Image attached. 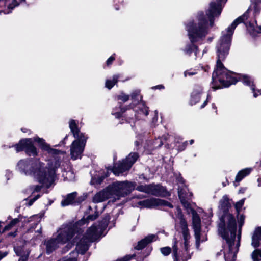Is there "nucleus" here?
<instances>
[{
	"instance_id": "obj_35",
	"label": "nucleus",
	"mask_w": 261,
	"mask_h": 261,
	"mask_svg": "<svg viewBox=\"0 0 261 261\" xmlns=\"http://www.w3.org/2000/svg\"><path fill=\"white\" fill-rule=\"evenodd\" d=\"M244 201H245V199H242L236 203V204L235 205V208H236V211L238 214L240 213V211L242 207L244 205Z\"/></svg>"
},
{
	"instance_id": "obj_11",
	"label": "nucleus",
	"mask_w": 261,
	"mask_h": 261,
	"mask_svg": "<svg viewBox=\"0 0 261 261\" xmlns=\"http://www.w3.org/2000/svg\"><path fill=\"white\" fill-rule=\"evenodd\" d=\"M136 183L128 180L116 181L112 182L107 187V190L110 192L111 195L118 197H123L129 194L136 189Z\"/></svg>"
},
{
	"instance_id": "obj_23",
	"label": "nucleus",
	"mask_w": 261,
	"mask_h": 261,
	"mask_svg": "<svg viewBox=\"0 0 261 261\" xmlns=\"http://www.w3.org/2000/svg\"><path fill=\"white\" fill-rule=\"evenodd\" d=\"M99 214L98 212L96 211L94 212V214L89 215L87 216L86 219L81 220L77 222L76 223L72 224H69V225H72L75 226V233L79 231L78 227L81 226L83 224H85L86 223L90 221H94L98 217Z\"/></svg>"
},
{
	"instance_id": "obj_2",
	"label": "nucleus",
	"mask_w": 261,
	"mask_h": 261,
	"mask_svg": "<svg viewBox=\"0 0 261 261\" xmlns=\"http://www.w3.org/2000/svg\"><path fill=\"white\" fill-rule=\"evenodd\" d=\"M34 141L38 143L42 150L51 155L53 159L48 161L47 165L38 160H21L17 164L16 169L25 175H33L42 186L49 188L55 180L57 169L61 166L66 153L65 151L51 148L42 138L34 137Z\"/></svg>"
},
{
	"instance_id": "obj_39",
	"label": "nucleus",
	"mask_w": 261,
	"mask_h": 261,
	"mask_svg": "<svg viewBox=\"0 0 261 261\" xmlns=\"http://www.w3.org/2000/svg\"><path fill=\"white\" fill-rule=\"evenodd\" d=\"M188 144V141H186L182 142L181 144H180L178 147L177 150L178 151H184L187 147Z\"/></svg>"
},
{
	"instance_id": "obj_20",
	"label": "nucleus",
	"mask_w": 261,
	"mask_h": 261,
	"mask_svg": "<svg viewBox=\"0 0 261 261\" xmlns=\"http://www.w3.org/2000/svg\"><path fill=\"white\" fill-rule=\"evenodd\" d=\"M158 236L155 234H149L144 239L139 241L137 245L135 247V249L138 250H141L145 248L148 244L156 241Z\"/></svg>"
},
{
	"instance_id": "obj_64",
	"label": "nucleus",
	"mask_w": 261,
	"mask_h": 261,
	"mask_svg": "<svg viewBox=\"0 0 261 261\" xmlns=\"http://www.w3.org/2000/svg\"><path fill=\"white\" fill-rule=\"evenodd\" d=\"M260 166L261 167V159H260Z\"/></svg>"
},
{
	"instance_id": "obj_13",
	"label": "nucleus",
	"mask_w": 261,
	"mask_h": 261,
	"mask_svg": "<svg viewBox=\"0 0 261 261\" xmlns=\"http://www.w3.org/2000/svg\"><path fill=\"white\" fill-rule=\"evenodd\" d=\"M136 190L157 197H165L168 195L166 188L160 184H150L139 185L136 188Z\"/></svg>"
},
{
	"instance_id": "obj_46",
	"label": "nucleus",
	"mask_w": 261,
	"mask_h": 261,
	"mask_svg": "<svg viewBox=\"0 0 261 261\" xmlns=\"http://www.w3.org/2000/svg\"><path fill=\"white\" fill-rule=\"evenodd\" d=\"M211 97L209 94H207L206 100L203 103V104L201 106L200 108L202 109L204 108L207 103V102L210 99H211Z\"/></svg>"
},
{
	"instance_id": "obj_52",
	"label": "nucleus",
	"mask_w": 261,
	"mask_h": 261,
	"mask_svg": "<svg viewBox=\"0 0 261 261\" xmlns=\"http://www.w3.org/2000/svg\"><path fill=\"white\" fill-rule=\"evenodd\" d=\"M28 256H21L18 260V261H27Z\"/></svg>"
},
{
	"instance_id": "obj_54",
	"label": "nucleus",
	"mask_w": 261,
	"mask_h": 261,
	"mask_svg": "<svg viewBox=\"0 0 261 261\" xmlns=\"http://www.w3.org/2000/svg\"><path fill=\"white\" fill-rule=\"evenodd\" d=\"M157 120H158V115H157V113H156V114L155 115V116L153 118V122H154V121H156Z\"/></svg>"
},
{
	"instance_id": "obj_15",
	"label": "nucleus",
	"mask_w": 261,
	"mask_h": 261,
	"mask_svg": "<svg viewBox=\"0 0 261 261\" xmlns=\"http://www.w3.org/2000/svg\"><path fill=\"white\" fill-rule=\"evenodd\" d=\"M192 215V226L194 231L196 240V246L198 248L201 242L207 240L205 235L201 233V219L197 213L194 210H191Z\"/></svg>"
},
{
	"instance_id": "obj_47",
	"label": "nucleus",
	"mask_w": 261,
	"mask_h": 261,
	"mask_svg": "<svg viewBox=\"0 0 261 261\" xmlns=\"http://www.w3.org/2000/svg\"><path fill=\"white\" fill-rule=\"evenodd\" d=\"M152 89H164V86L163 85H159L154 87H152Z\"/></svg>"
},
{
	"instance_id": "obj_43",
	"label": "nucleus",
	"mask_w": 261,
	"mask_h": 261,
	"mask_svg": "<svg viewBox=\"0 0 261 261\" xmlns=\"http://www.w3.org/2000/svg\"><path fill=\"white\" fill-rule=\"evenodd\" d=\"M86 198V196L84 195L78 197L76 199H75V205L81 203L82 202L85 200Z\"/></svg>"
},
{
	"instance_id": "obj_24",
	"label": "nucleus",
	"mask_w": 261,
	"mask_h": 261,
	"mask_svg": "<svg viewBox=\"0 0 261 261\" xmlns=\"http://www.w3.org/2000/svg\"><path fill=\"white\" fill-rule=\"evenodd\" d=\"M261 241V227H258L254 231L252 237L251 245L255 248L260 246L259 241Z\"/></svg>"
},
{
	"instance_id": "obj_48",
	"label": "nucleus",
	"mask_w": 261,
	"mask_h": 261,
	"mask_svg": "<svg viewBox=\"0 0 261 261\" xmlns=\"http://www.w3.org/2000/svg\"><path fill=\"white\" fill-rule=\"evenodd\" d=\"M67 138H68V136H66L65 137V138H64V139L63 140H62L59 144L56 145L55 146V147H58V146H60L65 144L64 141H65V140H66L67 139Z\"/></svg>"
},
{
	"instance_id": "obj_27",
	"label": "nucleus",
	"mask_w": 261,
	"mask_h": 261,
	"mask_svg": "<svg viewBox=\"0 0 261 261\" xmlns=\"http://www.w3.org/2000/svg\"><path fill=\"white\" fill-rule=\"evenodd\" d=\"M252 171V168H246L239 171L236 176L235 182L241 181L244 178L249 175Z\"/></svg>"
},
{
	"instance_id": "obj_9",
	"label": "nucleus",
	"mask_w": 261,
	"mask_h": 261,
	"mask_svg": "<svg viewBox=\"0 0 261 261\" xmlns=\"http://www.w3.org/2000/svg\"><path fill=\"white\" fill-rule=\"evenodd\" d=\"M69 123L71 132L75 138L70 146L71 158L75 160L82 158L88 136L80 132L74 120H70Z\"/></svg>"
},
{
	"instance_id": "obj_37",
	"label": "nucleus",
	"mask_w": 261,
	"mask_h": 261,
	"mask_svg": "<svg viewBox=\"0 0 261 261\" xmlns=\"http://www.w3.org/2000/svg\"><path fill=\"white\" fill-rule=\"evenodd\" d=\"M105 177H106L104 176L98 177L97 178H96L95 177H92L91 182H92L93 184H96L97 185H100L102 182Z\"/></svg>"
},
{
	"instance_id": "obj_34",
	"label": "nucleus",
	"mask_w": 261,
	"mask_h": 261,
	"mask_svg": "<svg viewBox=\"0 0 261 261\" xmlns=\"http://www.w3.org/2000/svg\"><path fill=\"white\" fill-rule=\"evenodd\" d=\"M197 73L196 69H190L187 70L184 72V75L185 77H187L188 76H191L194 75Z\"/></svg>"
},
{
	"instance_id": "obj_55",
	"label": "nucleus",
	"mask_w": 261,
	"mask_h": 261,
	"mask_svg": "<svg viewBox=\"0 0 261 261\" xmlns=\"http://www.w3.org/2000/svg\"><path fill=\"white\" fill-rule=\"evenodd\" d=\"M135 144L136 147H138L140 144V142L139 141H136Z\"/></svg>"
},
{
	"instance_id": "obj_26",
	"label": "nucleus",
	"mask_w": 261,
	"mask_h": 261,
	"mask_svg": "<svg viewBox=\"0 0 261 261\" xmlns=\"http://www.w3.org/2000/svg\"><path fill=\"white\" fill-rule=\"evenodd\" d=\"M178 193L181 203L184 206L188 207L189 206V204L187 201V199L190 198V197L192 195V193H187L184 189H178Z\"/></svg>"
},
{
	"instance_id": "obj_53",
	"label": "nucleus",
	"mask_w": 261,
	"mask_h": 261,
	"mask_svg": "<svg viewBox=\"0 0 261 261\" xmlns=\"http://www.w3.org/2000/svg\"><path fill=\"white\" fill-rule=\"evenodd\" d=\"M258 186L261 187V178H258L257 179Z\"/></svg>"
},
{
	"instance_id": "obj_42",
	"label": "nucleus",
	"mask_w": 261,
	"mask_h": 261,
	"mask_svg": "<svg viewBox=\"0 0 261 261\" xmlns=\"http://www.w3.org/2000/svg\"><path fill=\"white\" fill-rule=\"evenodd\" d=\"M115 54H114L113 55H112L110 58L108 59V60L106 61V64L108 66H110L113 62L115 60Z\"/></svg>"
},
{
	"instance_id": "obj_6",
	"label": "nucleus",
	"mask_w": 261,
	"mask_h": 261,
	"mask_svg": "<svg viewBox=\"0 0 261 261\" xmlns=\"http://www.w3.org/2000/svg\"><path fill=\"white\" fill-rule=\"evenodd\" d=\"M230 204L229 202L227 196H224L220 201L219 210L222 213L220 218V222L218 224V232L222 238L228 239V233L226 230V225L231 232V237H234V232L236 229V221L235 218L228 213Z\"/></svg>"
},
{
	"instance_id": "obj_44",
	"label": "nucleus",
	"mask_w": 261,
	"mask_h": 261,
	"mask_svg": "<svg viewBox=\"0 0 261 261\" xmlns=\"http://www.w3.org/2000/svg\"><path fill=\"white\" fill-rule=\"evenodd\" d=\"M59 261H77L75 257H69V258H63Z\"/></svg>"
},
{
	"instance_id": "obj_17",
	"label": "nucleus",
	"mask_w": 261,
	"mask_h": 261,
	"mask_svg": "<svg viewBox=\"0 0 261 261\" xmlns=\"http://www.w3.org/2000/svg\"><path fill=\"white\" fill-rule=\"evenodd\" d=\"M25 0H0V8H4L3 10L0 11V14H9L16 7L18 6L21 3Z\"/></svg>"
},
{
	"instance_id": "obj_31",
	"label": "nucleus",
	"mask_w": 261,
	"mask_h": 261,
	"mask_svg": "<svg viewBox=\"0 0 261 261\" xmlns=\"http://www.w3.org/2000/svg\"><path fill=\"white\" fill-rule=\"evenodd\" d=\"M253 261H261V249L254 250L251 254Z\"/></svg>"
},
{
	"instance_id": "obj_28",
	"label": "nucleus",
	"mask_w": 261,
	"mask_h": 261,
	"mask_svg": "<svg viewBox=\"0 0 261 261\" xmlns=\"http://www.w3.org/2000/svg\"><path fill=\"white\" fill-rule=\"evenodd\" d=\"M28 142L25 147V153L29 156H36L37 154L36 148L34 146L32 139H28Z\"/></svg>"
},
{
	"instance_id": "obj_41",
	"label": "nucleus",
	"mask_w": 261,
	"mask_h": 261,
	"mask_svg": "<svg viewBox=\"0 0 261 261\" xmlns=\"http://www.w3.org/2000/svg\"><path fill=\"white\" fill-rule=\"evenodd\" d=\"M160 203H159V206L160 205H165V206H167L170 208H172L173 207V205L168 202V201H166L165 200H161V199H160Z\"/></svg>"
},
{
	"instance_id": "obj_8",
	"label": "nucleus",
	"mask_w": 261,
	"mask_h": 261,
	"mask_svg": "<svg viewBox=\"0 0 261 261\" xmlns=\"http://www.w3.org/2000/svg\"><path fill=\"white\" fill-rule=\"evenodd\" d=\"M245 217L242 215L239 218V230L237 236L236 235L237 229L234 232V237H231V232L226 225V230L228 233V239L223 238L226 242V245H223V254L226 261H234L237 254L240 246L241 238V227L244 224Z\"/></svg>"
},
{
	"instance_id": "obj_10",
	"label": "nucleus",
	"mask_w": 261,
	"mask_h": 261,
	"mask_svg": "<svg viewBox=\"0 0 261 261\" xmlns=\"http://www.w3.org/2000/svg\"><path fill=\"white\" fill-rule=\"evenodd\" d=\"M112 114L114 115L116 118H122V121L125 120L126 122L131 123L134 122L136 119H140L139 114H143L142 112H140V109L137 107L134 108L132 105L122 107L121 106L119 108L114 109L112 112ZM124 122H121L123 123Z\"/></svg>"
},
{
	"instance_id": "obj_4",
	"label": "nucleus",
	"mask_w": 261,
	"mask_h": 261,
	"mask_svg": "<svg viewBox=\"0 0 261 261\" xmlns=\"http://www.w3.org/2000/svg\"><path fill=\"white\" fill-rule=\"evenodd\" d=\"M110 217L109 214L106 215L98 223H94L89 227L83 238L77 243L76 251L70 253L72 257L78 253L84 254L88 250L91 243L99 239L107 228Z\"/></svg>"
},
{
	"instance_id": "obj_40",
	"label": "nucleus",
	"mask_w": 261,
	"mask_h": 261,
	"mask_svg": "<svg viewBox=\"0 0 261 261\" xmlns=\"http://www.w3.org/2000/svg\"><path fill=\"white\" fill-rule=\"evenodd\" d=\"M40 196L41 195L40 194H37L33 198L30 199L27 204L28 206H31L36 200H37L40 197Z\"/></svg>"
},
{
	"instance_id": "obj_5",
	"label": "nucleus",
	"mask_w": 261,
	"mask_h": 261,
	"mask_svg": "<svg viewBox=\"0 0 261 261\" xmlns=\"http://www.w3.org/2000/svg\"><path fill=\"white\" fill-rule=\"evenodd\" d=\"M176 216L179 219V224L181 233L184 240V245L181 242L174 239L173 245V257L174 261H187L191 258V255L188 253L189 240L191 236L188 228L187 221L184 218L181 210L177 207L176 208Z\"/></svg>"
},
{
	"instance_id": "obj_1",
	"label": "nucleus",
	"mask_w": 261,
	"mask_h": 261,
	"mask_svg": "<svg viewBox=\"0 0 261 261\" xmlns=\"http://www.w3.org/2000/svg\"><path fill=\"white\" fill-rule=\"evenodd\" d=\"M260 11V7L256 4L254 5L253 9L250 7L242 15L236 19L230 25L222 32V36L216 46L217 64L212 74V87L214 90L228 87L239 80L250 87L254 97L261 95V90L255 89L253 77L247 75L237 74L232 72L228 70L222 63L229 54L232 37L239 24L243 23L252 36L261 33V25H257L255 19V17L259 14Z\"/></svg>"
},
{
	"instance_id": "obj_3",
	"label": "nucleus",
	"mask_w": 261,
	"mask_h": 261,
	"mask_svg": "<svg viewBox=\"0 0 261 261\" xmlns=\"http://www.w3.org/2000/svg\"><path fill=\"white\" fill-rule=\"evenodd\" d=\"M227 0H217L210 3L209 8L206 11L210 23L206 19L204 13L202 11L197 13L196 20H189L185 23L186 30L190 43H187L181 50L186 55L190 56L192 53H194L195 59H196L199 52L198 47L195 43L201 45L204 43L205 37L209 33L210 27L214 24V20L219 17L222 12L224 4Z\"/></svg>"
},
{
	"instance_id": "obj_32",
	"label": "nucleus",
	"mask_w": 261,
	"mask_h": 261,
	"mask_svg": "<svg viewBox=\"0 0 261 261\" xmlns=\"http://www.w3.org/2000/svg\"><path fill=\"white\" fill-rule=\"evenodd\" d=\"M41 188L42 186L39 185L31 186L25 190V192H27L28 193H31L32 194H33L36 192L40 191Z\"/></svg>"
},
{
	"instance_id": "obj_14",
	"label": "nucleus",
	"mask_w": 261,
	"mask_h": 261,
	"mask_svg": "<svg viewBox=\"0 0 261 261\" xmlns=\"http://www.w3.org/2000/svg\"><path fill=\"white\" fill-rule=\"evenodd\" d=\"M40 221V217L38 215H33L29 218L20 215L18 218L13 219L7 225L5 226L3 231L10 230L19 222H21L23 223L33 222L31 224L32 226L27 230V232H31L36 227Z\"/></svg>"
},
{
	"instance_id": "obj_63",
	"label": "nucleus",
	"mask_w": 261,
	"mask_h": 261,
	"mask_svg": "<svg viewBox=\"0 0 261 261\" xmlns=\"http://www.w3.org/2000/svg\"><path fill=\"white\" fill-rule=\"evenodd\" d=\"M170 215H171V216L172 217V218L174 219V215H173V214H170Z\"/></svg>"
},
{
	"instance_id": "obj_33",
	"label": "nucleus",
	"mask_w": 261,
	"mask_h": 261,
	"mask_svg": "<svg viewBox=\"0 0 261 261\" xmlns=\"http://www.w3.org/2000/svg\"><path fill=\"white\" fill-rule=\"evenodd\" d=\"M129 99V95L126 94L123 92H122L120 94L117 96V99L118 100H121L123 102H125L127 101Z\"/></svg>"
},
{
	"instance_id": "obj_25",
	"label": "nucleus",
	"mask_w": 261,
	"mask_h": 261,
	"mask_svg": "<svg viewBox=\"0 0 261 261\" xmlns=\"http://www.w3.org/2000/svg\"><path fill=\"white\" fill-rule=\"evenodd\" d=\"M77 195V192H74L67 195L65 199L61 202V205L65 206L70 204L75 205V198Z\"/></svg>"
},
{
	"instance_id": "obj_7",
	"label": "nucleus",
	"mask_w": 261,
	"mask_h": 261,
	"mask_svg": "<svg viewBox=\"0 0 261 261\" xmlns=\"http://www.w3.org/2000/svg\"><path fill=\"white\" fill-rule=\"evenodd\" d=\"M75 226L63 225L57 231V234L44 240L46 252L49 254L58 248L60 245L64 244L70 240L75 234Z\"/></svg>"
},
{
	"instance_id": "obj_59",
	"label": "nucleus",
	"mask_w": 261,
	"mask_h": 261,
	"mask_svg": "<svg viewBox=\"0 0 261 261\" xmlns=\"http://www.w3.org/2000/svg\"><path fill=\"white\" fill-rule=\"evenodd\" d=\"M9 235L15 237L16 236V232H14L13 233H10Z\"/></svg>"
},
{
	"instance_id": "obj_38",
	"label": "nucleus",
	"mask_w": 261,
	"mask_h": 261,
	"mask_svg": "<svg viewBox=\"0 0 261 261\" xmlns=\"http://www.w3.org/2000/svg\"><path fill=\"white\" fill-rule=\"evenodd\" d=\"M136 256L135 254L127 255L123 257L118 258L116 261H129Z\"/></svg>"
},
{
	"instance_id": "obj_22",
	"label": "nucleus",
	"mask_w": 261,
	"mask_h": 261,
	"mask_svg": "<svg viewBox=\"0 0 261 261\" xmlns=\"http://www.w3.org/2000/svg\"><path fill=\"white\" fill-rule=\"evenodd\" d=\"M168 136V135H163L162 137H158L152 141H149V148L152 150L161 147L164 144L165 141L167 139Z\"/></svg>"
},
{
	"instance_id": "obj_51",
	"label": "nucleus",
	"mask_w": 261,
	"mask_h": 261,
	"mask_svg": "<svg viewBox=\"0 0 261 261\" xmlns=\"http://www.w3.org/2000/svg\"><path fill=\"white\" fill-rule=\"evenodd\" d=\"M214 38L213 37H210L208 38H207V39L206 40L205 39V40H204V43L207 42L208 43H211L213 40Z\"/></svg>"
},
{
	"instance_id": "obj_18",
	"label": "nucleus",
	"mask_w": 261,
	"mask_h": 261,
	"mask_svg": "<svg viewBox=\"0 0 261 261\" xmlns=\"http://www.w3.org/2000/svg\"><path fill=\"white\" fill-rule=\"evenodd\" d=\"M203 88L201 86L196 85L194 86L193 91L191 94L189 104L191 106L198 103L201 99V95L202 93Z\"/></svg>"
},
{
	"instance_id": "obj_61",
	"label": "nucleus",
	"mask_w": 261,
	"mask_h": 261,
	"mask_svg": "<svg viewBox=\"0 0 261 261\" xmlns=\"http://www.w3.org/2000/svg\"><path fill=\"white\" fill-rule=\"evenodd\" d=\"M212 108H213V109H216V106H215V104H213V105H212Z\"/></svg>"
},
{
	"instance_id": "obj_62",
	"label": "nucleus",
	"mask_w": 261,
	"mask_h": 261,
	"mask_svg": "<svg viewBox=\"0 0 261 261\" xmlns=\"http://www.w3.org/2000/svg\"><path fill=\"white\" fill-rule=\"evenodd\" d=\"M37 232L38 233H41V228H40V229L38 230H37Z\"/></svg>"
},
{
	"instance_id": "obj_19",
	"label": "nucleus",
	"mask_w": 261,
	"mask_h": 261,
	"mask_svg": "<svg viewBox=\"0 0 261 261\" xmlns=\"http://www.w3.org/2000/svg\"><path fill=\"white\" fill-rule=\"evenodd\" d=\"M160 202L159 199L151 198L139 201L137 202L136 206L137 207H140L141 208H152L159 206Z\"/></svg>"
},
{
	"instance_id": "obj_16",
	"label": "nucleus",
	"mask_w": 261,
	"mask_h": 261,
	"mask_svg": "<svg viewBox=\"0 0 261 261\" xmlns=\"http://www.w3.org/2000/svg\"><path fill=\"white\" fill-rule=\"evenodd\" d=\"M130 96L133 101L130 105L133 106L137 105V108L140 109V112H142L145 116H147L148 114V108L145 106L144 102H139L142 99V97L140 96V91L139 90L134 91L131 93Z\"/></svg>"
},
{
	"instance_id": "obj_57",
	"label": "nucleus",
	"mask_w": 261,
	"mask_h": 261,
	"mask_svg": "<svg viewBox=\"0 0 261 261\" xmlns=\"http://www.w3.org/2000/svg\"><path fill=\"white\" fill-rule=\"evenodd\" d=\"M144 258H140L139 256H138L136 258L137 261H142L144 259Z\"/></svg>"
},
{
	"instance_id": "obj_12",
	"label": "nucleus",
	"mask_w": 261,
	"mask_h": 261,
	"mask_svg": "<svg viewBox=\"0 0 261 261\" xmlns=\"http://www.w3.org/2000/svg\"><path fill=\"white\" fill-rule=\"evenodd\" d=\"M138 158L139 154L138 153H130L125 159L122 161H119L114 166L112 172L115 175L119 176L120 174L128 171L138 160Z\"/></svg>"
},
{
	"instance_id": "obj_21",
	"label": "nucleus",
	"mask_w": 261,
	"mask_h": 261,
	"mask_svg": "<svg viewBox=\"0 0 261 261\" xmlns=\"http://www.w3.org/2000/svg\"><path fill=\"white\" fill-rule=\"evenodd\" d=\"M110 192L107 190V187L104 190L97 192L93 197L92 201L97 203L103 202L110 197Z\"/></svg>"
},
{
	"instance_id": "obj_45",
	"label": "nucleus",
	"mask_w": 261,
	"mask_h": 261,
	"mask_svg": "<svg viewBox=\"0 0 261 261\" xmlns=\"http://www.w3.org/2000/svg\"><path fill=\"white\" fill-rule=\"evenodd\" d=\"M5 176L7 180L10 179L12 177V172L8 170H6Z\"/></svg>"
},
{
	"instance_id": "obj_49",
	"label": "nucleus",
	"mask_w": 261,
	"mask_h": 261,
	"mask_svg": "<svg viewBox=\"0 0 261 261\" xmlns=\"http://www.w3.org/2000/svg\"><path fill=\"white\" fill-rule=\"evenodd\" d=\"M139 178L140 179H143L146 181H148V179L145 176L144 174H141Z\"/></svg>"
},
{
	"instance_id": "obj_50",
	"label": "nucleus",
	"mask_w": 261,
	"mask_h": 261,
	"mask_svg": "<svg viewBox=\"0 0 261 261\" xmlns=\"http://www.w3.org/2000/svg\"><path fill=\"white\" fill-rule=\"evenodd\" d=\"M8 254L7 252H2L0 251V260H1L3 257H5Z\"/></svg>"
},
{
	"instance_id": "obj_58",
	"label": "nucleus",
	"mask_w": 261,
	"mask_h": 261,
	"mask_svg": "<svg viewBox=\"0 0 261 261\" xmlns=\"http://www.w3.org/2000/svg\"><path fill=\"white\" fill-rule=\"evenodd\" d=\"M207 50L208 48L207 47H205L203 50V54L207 53Z\"/></svg>"
},
{
	"instance_id": "obj_56",
	"label": "nucleus",
	"mask_w": 261,
	"mask_h": 261,
	"mask_svg": "<svg viewBox=\"0 0 261 261\" xmlns=\"http://www.w3.org/2000/svg\"><path fill=\"white\" fill-rule=\"evenodd\" d=\"M18 249H17V248H14V251H15V253H16V254L18 256H20V255H21V254L18 253Z\"/></svg>"
},
{
	"instance_id": "obj_29",
	"label": "nucleus",
	"mask_w": 261,
	"mask_h": 261,
	"mask_svg": "<svg viewBox=\"0 0 261 261\" xmlns=\"http://www.w3.org/2000/svg\"><path fill=\"white\" fill-rule=\"evenodd\" d=\"M121 74H115L113 76L112 79H108L106 81L105 87L108 89H111L117 84L118 79L121 77Z\"/></svg>"
},
{
	"instance_id": "obj_30",
	"label": "nucleus",
	"mask_w": 261,
	"mask_h": 261,
	"mask_svg": "<svg viewBox=\"0 0 261 261\" xmlns=\"http://www.w3.org/2000/svg\"><path fill=\"white\" fill-rule=\"evenodd\" d=\"M28 139L21 140L18 143L14 145V147L17 152H20L23 150H25L26 146L28 143Z\"/></svg>"
},
{
	"instance_id": "obj_36",
	"label": "nucleus",
	"mask_w": 261,
	"mask_h": 261,
	"mask_svg": "<svg viewBox=\"0 0 261 261\" xmlns=\"http://www.w3.org/2000/svg\"><path fill=\"white\" fill-rule=\"evenodd\" d=\"M160 251L163 255L167 256L171 253V249L169 247H165L161 248Z\"/></svg>"
},
{
	"instance_id": "obj_60",
	"label": "nucleus",
	"mask_w": 261,
	"mask_h": 261,
	"mask_svg": "<svg viewBox=\"0 0 261 261\" xmlns=\"http://www.w3.org/2000/svg\"><path fill=\"white\" fill-rule=\"evenodd\" d=\"M194 142L193 139H191L189 141L190 144L192 145Z\"/></svg>"
}]
</instances>
